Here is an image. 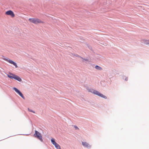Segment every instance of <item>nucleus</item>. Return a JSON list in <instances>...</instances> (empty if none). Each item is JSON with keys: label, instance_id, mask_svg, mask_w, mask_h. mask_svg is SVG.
Segmentation results:
<instances>
[{"label": "nucleus", "instance_id": "obj_2", "mask_svg": "<svg viewBox=\"0 0 149 149\" xmlns=\"http://www.w3.org/2000/svg\"><path fill=\"white\" fill-rule=\"evenodd\" d=\"M7 76L10 79H14L19 81H22L21 79L19 76L13 74H10V75H8Z\"/></svg>", "mask_w": 149, "mask_h": 149}, {"label": "nucleus", "instance_id": "obj_5", "mask_svg": "<svg viewBox=\"0 0 149 149\" xmlns=\"http://www.w3.org/2000/svg\"><path fill=\"white\" fill-rule=\"evenodd\" d=\"M13 89L22 98L24 99V97L21 92L16 88L14 87Z\"/></svg>", "mask_w": 149, "mask_h": 149}, {"label": "nucleus", "instance_id": "obj_15", "mask_svg": "<svg viewBox=\"0 0 149 149\" xmlns=\"http://www.w3.org/2000/svg\"><path fill=\"white\" fill-rule=\"evenodd\" d=\"M83 60H86H86H85V59H83Z\"/></svg>", "mask_w": 149, "mask_h": 149}, {"label": "nucleus", "instance_id": "obj_9", "mask_svg": "<svg viewBox=\"0 0 149 149\" xmlns=\"http://www.w3.org/2000/svg\"><path fill=\"white\" fill-rule=\"evenodd\" d=\"M141 42L143 43L144 44L149 45V40L143 39L141 40Z\"/></svg>", "mask_w": 149, "mask_h": 149}, {"label": "nucleus", "instance_id": "obj_8", "mask_svg": "<svg viewBox=\"0 0 149 149\" xmlns=\"http://www.w3.org/2000/svg\"><path fill=\"white\" fill-rule=\"evenodd\" d=\"M6 60L10 63L13 65L14 66H15L16 68H17L18 67L17 64L12 60L8 59H6Z\"/></svg>", "mask_w": 149, "mask_h": 149}, {"label": "nucleus", "instance_id": "obj_11", "mask_svg": "<svg viewBox=\"0 0 149 149\" xmlns=\"http://www.w3.org/2000/svg\"><path fill=\"white\" fill-rule=\"evenodd\" d=\"M54 146L57 149H61L59 145L57 143L56 144V145H55Z\"/></svg>", "mask_w": 149, "mask_h": 149}, {"label": "nucleus", "instance_id": "obj_4", "mask_svg": "<svg viewBox=\"0 0 149 149\" xmlns=\"http://www.w3.org/2000/svg\"><path fill=\"white\" fill-rule=\"evenodd\" d=\"M91 92L92 93H93L94 94L96 95L101 97H102L105 99H106L107 98V97L106 96L103 95V94L101 93H100L98 91H97L93 90L92 91H91Z\"/></svg>", "mask_w": 149, "mask_h": 149}, {"label": "nucleus", "instance_id": "obj_3", "mask_svg": "<svg viewBox=\"0 0 149 149\" xmlns=\"http://www.w3.org/2000/svg\"><path fill=\"white\" fill-rule=\"evenodd\" d=\"M34 136L39 139L41 141H42V136L41 134L37 131H35V133L34 134Z\"/></svg>", "mask_w": 149, "mask_h": 149}, {"label": "nucleus", "instance_id": "obj_6", "mask_svg": "<svg viewBox=\"0 0 149 149\" xmlns=\"http://www.w3.org/2000/svg\"><path fill=\"white\" fill-rule=\"evenodd\" d=\"M5 14L6 15H10L12 17H14L15 16V15L13 12L11 10H9L7 11L5 13Z\"/></svg>", "mask_w": 149, "mask_h": 149}, {"label": "nucleus", "instance_id": "obj_13", "mask_svg": "<svg viewBox=\"0 0 149 149\" xmlns=\"http://www.w3.org/2000/svg\"><path fill=\"white\" fill-rule=\"evenodd\" d=\"M28 110H29V111H30L31 112H33V113H35V112L33 111V110H31V109H28Z\"/></svg>", "mask_w": 149, "mask_h": 149}, {"label": "nucleus", "instance_id": "obj_1", "mask_svg": "<svg viewBox=\"0 0 149 149\" xmlns=\"http://www.w3.org/2000/svg\"><path fill=\"white\" fill-rule=\"evenodd\" d=\"M29 20L31 22L36 24L43 23V22L40 19L37 18H29Z\"/></svg>", "mask_w": 149, "mask_h": 149}, {"label": "nucleus", "instance_id": "obj_10", "mask_svg": "<svg viewBox=\"0 0 149 149\" xmlns=\"http://www.w3.org/2000/svg\"><path fill=\"white\" fill-rule=\"evenodd\" d=\"M51 141L52 143L54 146L55 145H56V144L57 143L55 141V140L53 138H52L51 140Z\"/></svg>", "mask_w": 149, "mask_h": 149}, {"label": "nucleus", "instance_id": "obj_12", "mask_svg": "<svg viewBox=\"0 0 149 149\" xmlns=\"http://www.w3.org/2000/svg\"><path fill=\"white\" fill-rule=\"evenodd\" d=\"M95 68L96 69H97V70H102V68L98 65H96L95 67Z\"/></svg>", "mask_w": 149, "mask_h": 149}, {"label": "nucleus", "instance_id": "obj_14", "mask_svg": "<svg viewBox=\"0 0 149 149\" xmlns=\"http://www.w3.org/2000/svg\"><path fill=\"white\" fill-rule=\"evenodd\" d=\"M74 127L76 129H79V128L76 126L74 125Z\"/></svg>", "mask_w": 149, "mask_h": 149}, {"label": "nucleus", "instance_id": "obj_7", "mask_svg": "<svg viewBox=\"0 0 149 149\" xmlns=\"http://www.w3.org/2000/svg\"><path fill=\"white\" fill-rule=\"evenodd\" d=\"M82 145L87 148H89L91 147V146L88 143L85 142H82Z\"/></svg>", "mask_w": 149, "mask_h": 149}]
</instances>
